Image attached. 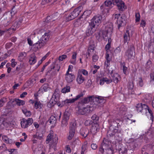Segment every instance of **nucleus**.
I'll return each mask as SVG.
<instances>
[{
	"mask_svg": "<svg viewBox=\"0 0 154 154\" xmlns=\"http://www.w3.org/2000/svg\"><path fill=\"white\" fill-rule=\"evenodd\" d=\"M91 103H94L96 104L103 103L105 102V100L102 97H95L94 96H90L88 97L84 98L80 101L78 104L79 109L85 108V105L88 102Z\"/></svg>",
	"mask_w": 154,
	"mask_h": 154,
	"instance_id": "nucleus-1",
	"label": "nucleus"
},
{
	"mask_svg": "<svg viewBox=\"0 0 154 154\" xmlns=\"http://www.w3.org/2000/svg\"><path fill=\"white\" fill-rule=\"evenodd\" d=\"M110 143L108 141L104 139L99 149V154H113V150L110 148Z\"/></svg>",
	"mask_w": 154,
	"mask_h": 154,
	"instance_id": "nucleus-2",
	"label": "nucleus"
},
{
	"mask_svg": "<svg viewBox=\"0 0 154 154\" xmlns=\"http://www.w3.org/2000/svg\"><path fill=\"white\" fill-rule=\"evenodd\" d=\"M50 37L49 32H45L40 39L36 43L34 44L33 46L35 49L41 48L45 46Z\"/></svg>",
	"mask_w": 154,
	"mask_h": 154,
	"instance_id": "nucleus-3",
	"label": "nucleus"
},
{
	"mask_svg": "<svg viewBox=\"0 0 154 154\" xmlns=\"http://www.w3.org/2000/svg\"><path fill=\"white\" fill-rule=\"evenodd\" d=\"M99 106V104L92 103L90 106H87L85 108L79 109L78 113L82 115L87 114L90 112L94 110Z\"/></svg>",
	"mask_w": 154,
	"mask_h": 154,
	"instance_id": "nucleus-4",
	"label": "nucleus"
},
{
	"mask_svg": "<svg viewBox=\"0 0 154 154\" xmlns=\"http://www.w3.org/2000/svg\"><path fill=\"white\" fill-rule=\"evenodd\" d=\"M113 17L114 20H116L119 29L121 27L125 25V17L123 15H121L120 14H116L113 15Z\"/></svg>",
	"mask_w": 154,
	"mask_h": 154,
	"instance_id": "nucleus-5",
	"label": "nucleus"
},
{
	"mask_svg": "<svg viewBox=\"0 0 154 154\" xmlns=\"http://www.w3.org/2000/svg\"><path fill=\"white\" fill-rule=\"evenodd\" d=\"M83 7L82 6H80L78 7L75 9L74 10L70 13L68 16L66 17V20L67 21H70L79 15L80 13L82 10Z\"/></svg>",
	"mask_w": 154,
	"mask_h": 154,
	"instance_id": "nucleus-6",
	"label": "nucleus"
},
{
	"mask_svg": "<svg viewBox=\"0 0 154 154\" xmlns=\"http://www.w3.org/2000/svg\"><path fill=\"white\" fill-rule=\"evenodd\" d=\"M135 55V49L133 45L129 46L125 53V57L128 60H131Z\"/></svg>",
	"mask_w": 154,
	"mask_h": 154,
	"instance_id": "nucleus-7",
	"label": "nucleus"
},
{
	"mask_svg": "<svg viewBox=\"0 0 154 154\" xmlns=\"http://www.w3.org/2000/svg\"><path fill=\"white\" fill-rule=\"evenodd\" d=\"M116 123L115 122H113L111 124L109 127V130L107 133V135L108 137H111L114 135L116 136H118L117 135L118 134V130L116 128H114V125H116Z\"/></svg>",
	"mask_w": 154,
	"mask_h": 154,
	"instance_id": "nucleus-8",
	"label": "nucleus"
},
{
	"mask_svg": "<svg viewBox=\"0 0 154 154\" xmlns=\"http://www.w3.org/2000/svg\"><path fill=\"white\" fill-rule=\"evenodd\" d=\"M57 13L54 14L52 15L48 16L47 17L45 22V26H50L53 25V22L58 18L57 16Z\"/></svg>",
	"mask_w": 154,
	"mask_h": 154,
	"instance_id": "nucleus-9",
	"label": "nucleus"
},
{
	"mask_svg": "<svg viewBox=\"0 0 154 154\" xmlns=\"http://www.w3.org/2000/svg\"><path fill=\"white\" fill-rule=\"evenodd\" d=\"M109 57V54L106 53V60L104 63V68L108 72V74H112V73L113 70L109 69L110 62L111 59Z\"/></svg>",
	"mask_w": 154,
	"mask_h": 154,
	"instance_id": "nucleus-10",
	"label": "nucleus"
},
{
	"mask_svg": "<svg viewBox=\"0 0 154 154\" xmlns=\"http://www.w3.org/2000/svg\"><path fill=\"white\" fill-rule=\"evenodd\" d=\"M102 19V17L100 15L94 16L91 20L90 23L92 26H98L101 23Z\"/></svg>",
	"mask_w": 154,
	"mask_h": 154,
	"instance_id": "nucleus-11",
	"label": "nucleus"
},
{
	"mask_svg": "<svg viewBox=\"0 0 154 154\" xmlns=\"http://www.w3.org/2000/svg\"><path fill=\"white\" fill-rule=\"evenodd\" d=\"M136 107L138 112H140L143 114H146V109L148 108V106L145 104L142 103L137 104Z\"/></svg>",
	"mask_w": 154,
	"mask_h": 154,
	"instance_id": "nucleus-12",
	"label": "nucleus"
},
{
	"mask_svg": "<svg viewBox=\"0 0 154 154\" xmlns=\"http://www.w3.org/2000/svg\"><path fill=\"white\" fill-rule=\"evenodd\" d=\"M33 122V120L32 118H28L27 120L23 119L20 122L21 127L23 128H26L31 125Z\"/></svg>",
	"mask_w": 154,
	"mask_h": 154,
	"instance_id": "nucleus-13",
	"label": "nucleus"
},
{
	"mask_svg": "<svg viewBox=\"0 0 154 154\" xmlns=\"http://www.w3.org/2000/svg\"><path fill=\"white\" fill-rule=\"evenodd\" d=\"M60 67H57V69L55 67V64L53 63L49 67V70L47 71V73H50L51 71L52 72L51 73V76L53 77L57 75V72L59 71Z\"/></svg>",
	"mask_w": 154,
	"mask_h": 154,
	"instance_id": "nucleus-14",
	"label": "nucleus"
},
{
	"mask_svg": "<svg viewBox=\"0 0 154 154\" xmlns=\"http://www.w3.org/2000/svg\"><path fill=\"white\" fill-rule=\"evenodd\" d=\"M12 15L11 14H6L4 16V20H2V23L5 26H7L11 23Z\"/></svg>",
	"mask_w": 154,
	"mask_h": 154,
	"instance_id": "nucleus-15",
	"label": "nucleus"
},
{
	"mask_svg": "<svg viewBox=\"0 0 154 154\" xmlns=\"http://www.w3.org/2000/svg\"><path fill=\"white\" fill-rule=\"evenodd\" d=\"M60 97V95L59 93L57 92V90H55V91L52 95L51 100L50 101V103L51 104L52 106L56 104L58 102Z\"/></svg>",
	"mask_w": 154,
	"mask_h": 154,
	"instance_id": "nucleus-16",
	"label": "nucleus"
},
{
	"mask_svg": "<svg viewBox=\"0 0 154 154\" xmlns=\"http://www.w3.org/2000/svg\"><path fill=\"white\" fill-rule=\"evenodd\" d=\"M99 130V125L97 123L93 124L91 128V132L93 135H95Z\"/></svg>",
	"mask_w": 154,
	"mask_h": 154,
	"instance_id": "nucleus-17",
	"label": "nucleus"
},
{
	"mask_svg": "<svg viewBox=\"0 0 154 154\" xmlns=\"http://www.w3.org/2000/svg\"><path fill=\"white\" fill-rule=\"evenodd\" d=\"M83 96V94L82 93H81L75 97L74 98L72 99H67L65 101V103L68 104V103H74L75 101L78 100L80 97H82Z\"/></svg>",
	"mask_w": 154,
	"mask_h": 154,
	"instance_id": "nucleus-18",
	"label": "nucleus"
},
{
	"mask_svg": "<svg viewBox=\"0 0 154 154\" xmlns=\"http://www.w3.org/2000/svg\"><path fill=\"white\" fill-rule=\"evenodd\" d=\"M113 29L112 23H108L106 24L105 31L103 32L105 34H106V36H107V33L112 32Z\"/></svg>",
	"mask_w": 154,
	"mask_h": 154,
	"instance_id": "nucleus-19",
	"label": "nucleus"
},
{
	"mask_svg": "<svg viewBox=\"0 0 154 154\" xmlns=\"http://www.w3.org/2000/svg\"><path fill=\"white\" fill-rule=\"evenodd\" d=\"M37 61V57L34 54H31L29 56V62L30 65L34 64Z\"/></svg>",
	"mask_w": 154,
	"mask_h": 154,
	"instance_id": "nucleus-20",
	"label": "nucleus"
},
{
	"mask_svg": "<svg viewBox=\"0 0 154 154\" xmlns=\"http://www.w3.org/2000/svg\"><path fill=\"white\" fill-rule=\"evenodd\" d=\"M85 78L82 75L81 73H78L76 81L78 84H81L85 81Z\"/></svg>",
	"mask_w": 154,
	"mask_h": 154,
	"instance_id": "nucleus-21",
	"label": "nucleus"
},
{
	"mask_svg": "<svg viewBox=\"0 0 154 154\" xmlns=\"http://www.w3.org/2000/svg\"><path fill=\"white\" fill-rule=\"evenodd\" d=\"M58 138H56L54 140L53 139L52 142L49 144V146L50 149L53 148L55 150L56 149V145L57 143Z\"/></svg>",
	"mask_w": 154,
	"mask_h": 154,
	"instance_id": "nucleus-22",
	"label": "nucleus"
},
{
	"mask_svg": "<svg viewBox=\"0 0 154 154\" xmlns=\"http://www.w3.org/2000/svg\"><path fill=\"white\" fill-rule=\"evenodd\" d=\"M123 38L124 43H128L130 39V34L128 30H126V32L124 34Z\"/></svg>",
	"mask_w": 154,
	"mask_h": 154,
	"instance_id": "nucleus-23",
	"label": "nucleus"
},
{
	"mask_svg": "<svg viewBox=\"0 0 154 154\" xmlns=\"http://www.w3.org/2000/svg\"><path fill=\"white\" fill-rule=\"evenodd\" d=\"M95 27L92 26L91 24H90L86 31V34L87 36H89L93 34L94 31L93 30V28Z\"/></svg>",
	"mask_w": 154,
	"mask_h": 154,
	"instance_id": "nucleus-24",
	"label": "nucleus"
},
{
	"mask_svg": "<svg viewBox=\"0 0 154 154\" xmlns=\"http://www.w3.org/2000/svg\"><path fill=\"white\" fill-rule=\"evenodd\" d=\"M80 133L83 137L85 138L87 136L88 134V129L87 128H82L80 130Z\"/></svg>",
	"mask_w": 154,
	"mask_h": 154,
	"instance_id": "nucleus-25",
	"label": "nucleus"
},
{
	"mask_svg": "<svg viewBox=\"0 0 154 154\" xmlns=\"http://www.w3.org/2000/svg\"><path fill=\"white\" fill-rule=\"evenodd\" d=\"M112 82V80L109 79L107 78H103L100 79V85H103L104 83V82H106L107 84H109Z\"/></svg>",
	"mask_w": 154,
	"mask_h": 154,
	"instance_id": "nucleus-26",
	"label": "nucleus"
},
{
	"mask_svg": "<svg viewBox=\"0 0 154 154\" xmlns=\"http://www.w3.org/2000/svg\"><path fill=\"white\" fill-rule=\"evenodd\" d=\"M75 76L73 74L69 75L66 76L65 79L68 83H70L72 82L75 79Z\"/></svg>",
	"mask_w": 154,
	"mask_h": 154,
	"instance_id": "nucleus-27",
	"label": "nucleus"
},
{
	"mask_svg": "<svg viewBox=\"0 0 154 154\" xmlns=\"http://www.w3.org/2000/svg\"><path fill=\"white\" fill-rule=\"evenodd\" d=\"M43 106V104L40 102L36 101L35 102L34 107L36 109H40Z\"/></svg>",
	"mask_w": 154,
	"mask_h": 154,
	"instance_id": "nucleus-28",
	"label": "nucleus"
},
{
	"mask_svg": "<svg viewBox=\"0 0 154 154\" xmlns=\"http://www.w3.org/2000/svg\"><path fill=\"white\" fill-rule=\"evenodd\" d=\"M53 137V132L52 131H51L50 132V133L47 136L46 141L47 143H48L49 142L52 141V140L53 139L54 140V138Z\"/></svg>",
	"mask_w": 154,
	"mask_h": 154,
	"instance_id": "nucleus-29",
	"label": "nucleus"
},
{
	"mask_svg": "<svg viewBox=\"0 0 154 154\" xmlns=\"http://www.w3.org/2000/svg\"><path fill=\"white\" fill-rule=\"evenodd\" d=\"M49 89L48 84L47 83H45L42 86L39 90L42 91V92H47L49 90Z\"/></svg>",
	"mask_w": 154,
	"mask_h": 154,
	"instance_id": "nucleus-30",
	"label": "nucleus"
},
{
	"mask_svg": "<svg viewBox=\"0 0 154 154\" xmlns=\"http://www.w3.org/2000/svg\"><path fill=\"white\" fill-rule=\"evenodd\" d=\"M20 25H19V23L17 22H15L13 24L11 27L8 29L7 31H10V30L12 29L13 31L15 30L17 28L19 27Z\"/></svg>",
	"mask_w": 154,
	"mask_h": 154,
	"instance_id": "nucleus-31",
	"label": "nucleus"
},
{
	"mask_svg": "<svg viewBox=\"0 0 154 154\" xmlns=\"http://www.w3.org/2000/svg\"><path fill=\"white\" fill-rule=\"evenodd\" d=\"M118 9L121 11H123L124 9V3L122 1H120L117 5Z\"/></svg>",
	"mask_w": 154,
	"mask_h": 154,
	"instance_id": "nucleus-32",
	"label": "nucleus"
},
{
	"mask_svg": "<svg viewBox=\"0 0 154 154\" xmlns=\"http://www.w3.org/2000/svg\"><path fill=\"white\" fill-rule=\"evenodd\" d=\"M119 75L116 73L112 75L113 81L116 83H117L119 82Z\"/></svg>",
	"mask_w": 154,
	"mask_h": 154,
	"instance_id": "nucleus-33",
	"label": "nucleus"
},
{
	"mask_svg": "<svg viewBox=\"0 0 154 154\" xmlns=\"http://www.w3.org/2000/svg\"><path fill=\"white\" fill-rule=\"evenodd\" d=\"M148 50L149 52L154 53V41L150 43Z\"/></svg>",
	"mask_w": 154,
	"mask_h": 154,
	"instance_id": "nucleus-34",
	"label": "nucleus"
},
{
	"mask_svg": "<svg viewBox=\"0 0 154 154\" xmlns=\"http://www.w3.org/2000/svg\"><path fill=\"white\" fill-rule=\"evenodd\" d=\"M106 36H107L106 34H105L103 32H100L98 33L97 35L96 36V37L97 39L99 40L100 38H104Z\"/></svg>",
	"mask_w": 154,
	"mask_h": 154,
	"instance_id": "nucleus-35",
	"label": "nucleus"
},
{
	"mask_svg": "<svg viewBox=\"0 0 154 154\" xmlns=\"http://www.w3.org/2000/svg\"><path fill=\"white\" fill-rule=\"evenodd\" d=\"M15 102L19 106L23 105L25 103V102L24 101L17 99H15Z\"/></svg>",
	"mask_w": 154,
	"mask_h": 154,
	"instance_id": "nucleus-36",
	"label": "nucleus"
},
{
	"mask_svg": "<svg viewBox=\"0 0 154 154\" xmlns=\"http://www.w3.org/2000/svg\"><path fill=\"white\" fill-rule=\"evenodd\" d=\"M75 131L69 130V135L68 137V139L69 140H71L74 137Z\"/></svg>",
	"mask_w": 154,
	"mask_h": 154,
	"instance_id": "nucleus-37",
	"label": "nucleus"
},
{
	"mask_svg": "<svg viewBox=\"0 0 154 154\" xmlns=\"http://www.w3.org/2000/svg\"><path fill=\"white\" fill-rule=\"evenodd\" d=\"M70 86H66L62 89L61 92L63 93H65L70 92Z\"/></svg>",
	"mask_w": 154,
	"mask_h": 154,
	"instance_id": "nucleus-38",
	"label": "nucleus"
},
{
	"mask_svg": "<svg viewBox=\"0 0 154 154\" xmlns=\"http://www.w3.org/2000/svg\"><path fill=\"white\" fill-rule=\"evenodd\" d=\"M76 126V124L75 122H71L70 124V126L69 127V130L75 131Z\"/></svg>",
	"mask_w": 154,
	"mask_h": 154,
	"instance_id": "nucleus-39",
	"label": "nucleus"
},
{
	"mask_svg": "<svg viewBox=\"0 0 154 154\" xmlns=\"http://www.w3.org/2000/svg\"><path fill=\"white\" fill-rule=\"evenodd\" d=\"M70 116L69 112L66 111L65 112L63 119H65L66 120H68L69 119V117Z\"/></svg>",
	"mask_w": 154,
	"mask_h": 154,
	"instance_id": "nucleus-40",
	"label": "nucleus"
},
{
	"mask_svg": "<svg viewBox=\"0 0 154 154\" xmlns=\"http://www.w3.org/2000/svg\"><path fill=\"white\" fill-rule=\"evenodd\" d=\"M56 119L54 116H52L50 118L49 121L51 124H54L56 122Z\"/></svg>",
	"mask_w": 154,
	"mask_h": 154,
	"instance_id": "nucleus-41",
	"label": "nucleus"
},
{
	"mask_svg": "<svg viewBox=\"0 0 154 154\" xmlns=\"http://www.w3.org/2000/svg\"><path fill=\"white\" fill-rule=\"evenodd\" d=\"M146 113H147V112H148L150 114V119L152 120V122L153 121V120L154 119V117L153 115V113L151 109H149V107H148V108L146 109Z\"/></svg>",
	"mask_w": 154,
	"mask_h": 154,
	"instance_id": "nucleus-42",
	"label": "nucleus"
},
{
	"mask_svg": "<svg viewBox=\"0 0 154 154\" xmlns=\"http://www.w3.org/2000/svg\"><path fill=\"white\" fill-rule=\"evenodd\" d=\"M91 119L94 122H96V123H97V122L99 120V117L96 114H95L92 115L91 117Z\"/></svg>",
	"mask_w": 154,
	"mask_h": 154,
	"instance_id": "nucleus-43",
	"label": "nucleus"
},
{
	"mask_svg": "<svg viewBox=\"0 0 154 154\" xmlns=\"http://www.w3.org/2000/svg\"><path fill=\"white\" fill-rule=\"evenodd\" d=\"M2 138L3 141L7 143H10L11 142V140H9V138L6 136H2Z\"/></svg>",
	"mask_w": 154,
	"mask_h": 154,
	"instance_id": "nucleus-44",
	"label": "nucleus"
},
{
	"mask_svg": "<svg viewBox=\"0 0 154 154\" xmlns=\"http://www.w3.org/2000/svg\"><path fill=\"white\" fill-rule=\"evenodd\" d=\"M22 112L25 114V115L27 117L30 116L31 115V112L29 111H28L26 109L22 110Z\"/></svg>",
	"mask_w": 154,
	"mask_h": 154,
	"instance_id": "nucleus-45",
	"label": "nucleus"
},
{
	"mask_svg": "<svg viewBox=\"0 0 154 154\" xmlns=\"http://www.w3.org/2000/svg\"><path fill=\"white\" fill-rule=\"evenodd\" d=\"M68 120H66L65 119H63L61 124V126L62 127H66L67 125Z\"/></svg>",
	"mask_w": 154,
	"mask_h": 154,
	"instance_id": "nucleus-46",
	"label": "nucleus"
},
{
	"mask_svg": "<svg viewBox=\"0 0 154 154\" xmlns=\"http://www.w3.org/2000/svg\"><path fill=\"white\" fill-rule=\"evenodd\" d=\"M86 149L87 146L86 145H83L81 148V154H85L86 152Z\"/></svg>",
	"mask_w": 154,
	"mask_h": 154,
	"instance_id": "nucleus-47",
	"label": "nucleus"
},
{
	"mask_svg": "<svg viewBox=\"0 0 154 154\" xmlns=\"http://www.w3.org/2000/svg\"><path fill=\"white\" fill-rule=\"evenodd\" d=\"M78 73H81V74L82 73L85 75H87L88 74V72L86 70L83 69H79Z\"/></svg>",
	"mask_w": 154,
	"mask_h": 154,
	"instance_id": "nucleus-48",
	"label": "nucleus"
},
{
	"mask_svg": "<svg viewBox=\"0 0 154 154\" xmlns=\"http://www.w3.org/2000/svg\"><path fill=\"white\" fill-rule=\"evenodd\" d=\"M135 21L136 22L139 21L140 20V14L139 13H135Z\"/></svg>",
	"mask_w": 154,
	"mask_h": 154,
	"instance_id": "nucleus-49",
	"label": "nucleus"
},
{
	"mask_svg": "<svg viewBox=\"0 0 154 154\" xmlns=\"http://www.w3.org/2000/svg\"><path fill=\"white\" fill-rule=\"evenodd\" d=\"M152 62L151 60H149L146 63V69H149L151 66Z\"/></svg>",
	"mask_w": 154,
	"mask_h": 154,
	"instance_id": "nucleus-50",
	"label": "nucleus"
},
{
	"mask_svg": "<svg viewBox=\"0 0 154 154\" xmlns=\"http://www.w3.org/2000/svg\"><path fill=\"white\" fill-rule=\"evenodd\" d=\"M6 99L4 98L1 99L0 100V107H2L6 102Z\"/></svg>",
	"mask_w": 154,
	"mask_h": 154,
	"instance_id": "nucleus-51",
	"label": "nucleus"
},
{
	"mask_svg": "<svg viewBox=\"0 0 154 154\" xmlns=\"http://www.w3.org/2000/svg\"><path fill=\"white\" fill-rule=\"evenodd\" d=\"M94 51V49H92L91 47H89L88 50V52L86 55V57L88 58V57L90 56V53L91 52H93Z\"/></svg>",
	"mask_w": 154,
	"mask_h": 154,
	"instance_id": "nucleus-52",
	"label": "nucleus"
},
{
	"mask_svg": "<svg viewBox=\"0 0 154 154\" xmlns=\"http://www.w3.org/2000/svg\"><path fill=\"white\" fill-rule=\"evenodd\" d=\"M11 66L13 67H15L17 64V63L15 62V60L14 59H12L11 60Z\"/></svg>",
	"mask_w": 154,
	"mask_h": 154,
	"instance_id": "nucleus-53",
	"label": "nucleus"
},
{
	"mask_svg": "<svg viewBox=\"0 0 154 154\" xmlns=\"http://www.w3.org/2000/svg\"><path fill=\"white\" fill-rule=\"evenodd\" d=\"M67 56L66 55H63L59 57V60L60 61H63L67 58Z\"/></svg>",
	"mask_w": 154,
	"mask_h": 154,
	"instance_id": "nucleus-54",
	"label": "nucleus"
},
{
	"mask_svg": "<svg viewBox=\"0 0 154 154\" xmlns=\"http://www.w3.org/2000/svg\"><path fill=\"white\" fill-rule=\"evenodd\" d=\"M120 153L121 152L122 153V154L125 153L127 152V149H126L124 147H122L119 150Z\"/></svg>",
	"mask_w": 154,
	"mask_h": 154,
	"instance_id": "nucleus-55",
	"label": "nucleus"
},
{
	"mask_svg": "<svg viewBox=\"0 0 154 154\" xmlns=\"http://www.w3.org/2000/svg\"><path fill=\"white\" fill-rule=\"evenodd\" d=\"M134 88V84L132 82H129L128 88L129 89L132 90Z\"/></svg>",
	"mask_w": 154,
	"mask_h": 154,
	"instance_id": "nucleus-56",
	"label": "nucleus"
},
{
	"mask_svg": "<svg viewBox=\"0 0 154 154\" xmlns=\"http://www.w3.org/2000/svg\"><path fill=\"white\" fill-rule=\"evenodd\" d=\"M98 56L96 54H94L93 56L92 60L94 62H96L98 60Z\"/></svg>",
	"mask_w": 154,
	"mask_h": 154,
	"instance_id": "nucleus-57",
	"label": "nucleus"
},
{
	"mask_svg": "<svg viewBox=\"0 0 154 154\" xmlns=\"http://www.w3.org/2000/svg\"><path fill=\"white\" fill-rule=\"evenodd\" d=\"M105 5L106 6H110L112 5L111 2L110 1H105L104 2Z\"/></svg>",
	"mask_w": 154,
	"mask_h": 154,
	"instance_id": "nucleus-58",
	"label": "nucleus"
},
{
	"mask_svg": "<svg viewBox=\"0 0 154 154\" xmlns=\"http://www.w3.org/2000/svg\"><path fill=\"white\" fill-rule=\"evenodd\" d=\"M27 54L25 52H21L19 54V57H22L23 58L26 57Z\"/></svg>",
	"mask_w": 154,
	"mask_h": 154,
	"instance_id": "nucleus-59",
	"label": "nucleus"
},
{
	"mask_svg": "<svg viewBox=\"0 0 154 154\" xmlns=\"http://www.w3.org/2000/svg\"><path fill=\"white\" fill-rule=\"evenodd\" d=\"M13 44L11 42L7 43L5 45V47L6 49H9L12 46Z\"/></svg>",
	"mask_w": 154,
	"mask_h": 154,
	"instance_id": "nucleus-60",
	"label": "nucleus"
},
{
	"mask_svg": "<svg viewBox=\"0 0 154 154\" xmlns=\"http://www.w3.org/2000/svg\"><path fill=\"white\" fill-rule=\"evenodd\" d=\"M139 85L142 87L143 85V82L141 78H140L139 80Z\"/></svg>",
	"mask_w": 154,
	"mask_h": 154,
	"instance_id": "nucleus-61",
	"label": "nucleus"
},
{
	"mask_svg": "<svg viewBox=\"0 0 154 154\" xmlns=\"http://www.w3.org/2000/svg\"><path fill=\"white\" fill-rule=\"evenodd\" d=\"M146 23L144 20H142L140 23V26L144 28L146 26Z\"/></svg>",
	"mask_w": 154,
	"mask_h": 154,
	"instance_id": "nucleus-62",
	"label": "nucleus"
},
{
	"mask_svg": "<svg viewBox=\"0 0 154 154\" xmlns=\"http://www.w3.org/2000/svg\"><path fill=\"white\" fill-rule=\"evenodd\" d=\"M120 1L119 0H112L111 2L112 4L113 5H116L118 4V3Z\"/></svg>",
	"mask_w": 154,
	"mask_h": 154,
	"instance_id": "nucleus-63",
	"label": "nucleus"
},
{
	"mask_svg": "<svg viewBox=\"0 0 154 154\" xmlns=\"http://www.w3.org/2000/svg\"><path fill=\"white\" fill-rule=\"evenodd\" d=\"M9 153L8 149L7 147L6 149H4V150L1 152L2 154H8Z\"/></svg>",
	"mask_w": 154,
	"mask_h": 154,
	"instance_id": "nucleus-64",
	"label": "nucleus"
}]
</instances>
